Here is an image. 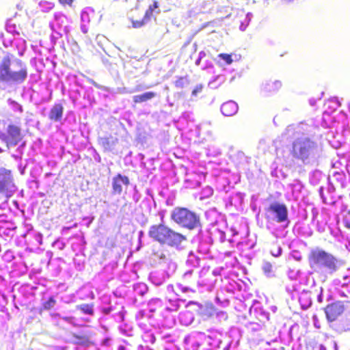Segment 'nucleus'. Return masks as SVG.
Returning <instances> with one entry per match:
<instances>
[{"label": "nucleus", "instance_id": "2", "mask_svg": "<svg viewBox=\"0 0 350 350\" xmlns=\"http://www.w3.org/2000/svg\"><path fill=\"white\" fill-rule=\"evenodd\" d=\"M291 153L293 158L308 165L317 161L320 157L321 149L316 142L308 137L302 136L294 141Z\"/></svg>", "mask_w": 350, "mask_h": 350}, {"label": "nucleus", "instance_id": "1", "mask_svg": "<svg viewBox=\"0 0 350 350\" xmlns=\"http://www.w3.org/2000/svg\"><path fill=\"white\" fill-rule=\"evenodd\" d=\"M27 67L21 59L8 53L0 62V86L5 89L8 86L23 83L27 78Z\"/></svg>", "mask_w": 350, "mask_h": 350}, {"label": "nucleus", "instance_id": "10", "mask_svg": "<svg viewBox=\"0 0 350 350\" xmlns=\"http://www.w3.org/2000/svg\"><path fill=\"white\" fill-rule=\"evenodd\" d=\"M129 185V179L127 176L117 175L113 178L112 186L114 194L120 195L124 189Z\"/></svg>", "mask_w": 350, "mask_h": 350}, {"label": "nucleus", "instance_id": "35", "mask_svg": "<svg viewBox=\"0 0 350 350\" xmlns=\"http://www.w3.org/2000/svg\"><path fill=\"white\" fill-rule=\"evenodd\" d=\"M205 56H206V53H205V52H204V51H200V52L199 53V54H198V57H199L200 59H202V58H204Z\"/></svg>", "mask_w": 350, "mask_h": 350}, {"label": "nucleus", "instance_id": "49", "mask_svg": "<svg viewBox=\"0 0 350 350\" xmlns=\"http://www.w3.org/2000/svg\"><path fill=\"white\" fill-rule=\"evenodd\" d=\"M220 78H221V77H220V76H217V79H220Z\"/></svg>", "mask_w": 350, "mask_h": 350}, {"label": "nucleus", "instance_id": "21", "mask_svg": "<svg viewBox=\"0 0 350 350\" xmlns=\"http://www.w3.org/2000/svg\"><path fill=\"white\" fill-rule=\"evenodd\" d=\"M174 85L177 88H183L189 85V80L186 77H179L175 81Z\"/></svg>", "mask_w": 350, "mask_h": 350}, {"label": "nucleus", "instance_id": "47", "mask_svg": "<svg viewBox=\"0 0 350 350\" xmlns=\"http://www.w3.org/2000/svg\"><path fill=\"white\" fill-rule=\"evenodd\" d=\"M313 319H314V321H316V319H317V317H316V316H314V317H313Z\"/></svg>", "mask_w": 350, "mask_h": 350}, {"label": "nucleus", "instance_id": "50", "mask_svg": "<svg viewBox=\"0 0 350 350\" xmlns=\"http://www.w3.org/2000/svg\"><path fill=\"white\" fill-rule=\"evenodd\" d=\"M2 151H3V150H1V149L0 148V152H2Z\"/></svg>", "mask_w": 350, "mask_h": 350}, {"label": "nucleus", "instance_id": "24", "mask_svg": "<svg viewBox=\"0 0 350 350\" xmlns=\"http://www.w3.org/2000/svg\"><path fill=\"white\" fill-rule=\"evenodd\" d=\"M302 185L300 183H295L292 185V195L293 197H298L301 193Z\"/></svg>", "mask_w": 350, "mask_h": 350}, {"label": "nucleus", "instance_id": "39", "mask_svg": "<svg viewBox=\"0 0 350 350\" xmlns=\"http://www.w3.org/2000/svg\"><path fill=\"white\" fill-rule=\"evenodd\" d=\"M267 268H265V270L266 271H270V269H271V265L270 264H269V265H267Z\"/></svg>", "mask_w": 350, "mask_h": 350}, {"label": "nucleus", "instance_id": "17", "mask_svg": "<svg viewBox=\"0 0 350 350\" xmlns=\"http://www.w3.org/2000/svg\"><path fill=\"white\" fill-rule=\"evenodd\" d=\"M215 314H217L216 309L212 304L206 305L201 312L202 317L206 319L211 318Z\"/></svg>", "mask_w": 350, "mask_h": 350}, {"label": "nucleus", "instance_id": "34", "mask_svg": "<svg viewBox=\"0 0 350 350\" xmlns=\"http://www.w3.org/2000/svg\"><path fill=\"white\" fill-rule=\"evenodd\" d=\"M73 0H59V3L63 5H71Z\"/></svg>", "mask_w": 350, "mask_h": 350}, {"label": "nucleus", "instance_id": "41", "mask_svg": "<svg viewBox=\"0 0 350 350\" xmlns=\"http://www.w3.org/2000/svg\"><path fill=\"white\" fill-rule=\"evenodd\" d=\"M18 55H19L20 56H23V51H21V52H19V53H18Z\"/></svg>", "mask_w": 350, "mask_h": 350}, {"label": "nucleus", "instance_id": "18", "mask_svg": "<svg viewBox=\"0 0 350 350\" xmlns=\"http://www.w3.org/2000/svg\"><path fill=\"white\" fill-rule=\"evenodd\" d=\"M300 131V126L289 125L286 129L283 135H287V138L295 137V133H299Z\"/></svg>", "mask_w": 350, "mask_h": 350}, {"label": "nucleus", "instance_id": "42", "mask_svg": "<svg viewBox=\"0 0 350 350\" xmlns=\"http://www.w3.org/2000/svg\"><path fill=\"white\" fill-rule=\"evenodd\" d=\"M320 194H321V197H323V193H321L322 192V188H320Z\"/></svg>", "mask_w": 350, "mask_h": 350}, {"label": "nucleus", "instance_id": "13", "mask_svg": "<svg viewBox=\"0 0 350 350\" xmlns=\"http://www.w3.org/2000/svg\"><path fill=\"white\" fill-rule=\"evenodd\" d=\"M282 86L280 81H266L262 84V90L265 93H272L278 91Z\"/></svg>", "mask_w": 350, "mask_h": 350}, {"label": "nucleus", "instance_id": "33", "mask_svg": "<svg viewBox=\"0 0 350 350\" xmlns=\"http://www.w3.org/2000/svg\"><path fill=\"white\" fill-rule=\"evenodd\" d=\"M281 252H282V249H281V247H278L276 248L275 250L271 252V254L273 256L277 257V256H279L281 254Z\"/></svg>", "mask_w": 350, "mask_h": 350}, {"label": "nucleus", "instance_id": "46", "mask_svg": "<svg viewBox=\"0 0 350 350\" xmlns=\"http://www.w3.org/2000/svg\"><path fill=\"white\" fill-rule=\"evenodd\" d=\"M82 30H83V31L84 33H85V32H86L85 29H84L83 27H82Z\"/></svg>", "mask_w": 350, "mask_h": 350}, {"label": "nucleus", "instance_id": "15", "mask_svg": "<svg viewBox=\"0 0 350 350\" xmlns=\"http://www.w3.org/2000/svg\"><path fill=\"white\" fill-rule=\"evenodd\" d=\"M156 95V93L153 92H148L142 94L134 96L133 97V100L135 103H144L154 98Z\"/></svg>", "mask_w": 350, "mask_h": 350}, {"label": "nucleus", "instance_id": "7", "mask_svg": "<svg viewBox=\"0 0 350 350\" xmlns=\"http://www.w3.org/2000/svg\"><path fill=\"white\" fill-rule=\"evenodd\" d=\"M0 139L10 148L16 146L23 139L21 129L14 124H9L6 131L0 133Z\"/></svg>", "mask_w": 350, "mask_h": 350}, {"label": "nucleus", "instance_id": "48", "mask_svg": "<svg viewBox=\"0 0 350 350\" xmlns=\"http://www.w3.org/2000/svg\"><path fill=\"white\" fill-rule=\"evenodd\" d=\"M242 23H244V25L246 24V21H245V19L244 20V21H243Z\"/></svg>", "mask_w": 350, "mask_h": 350}, {"label": "nucleus", "instance_id": "12", "mask_svg": "<svg viewBox=\"0 0 350 350\" xmlns=\"http://www.w3.org/2000/svg\"><path fill=\"white\" fill-rule=\"evenodd\" d=\"M238 108V105L234 101L229 100L222 104L221 111L225 116H232L237 113Z\"/></svg>", "mask_w": 350, "mask_h": 350}, {"label": "nucleus", "instance_id": "44", "mask_svg": "<svg viewBox=\"0 0 350 350\" xmlns=\"http://www.w3.org/2000/svg\"><path fill=\"white\" fill-rule=\"evenodd\" d=\"M314 326H315L316 327H317V328H319V327H320V326H319V325H316V321L314 322Z\"/></svg>", "mask_w": 350, "mask_h": 350}, {"label": "nucleus", "instance_id": "45", "mask_svg": "<svg viewBox=\"0 0 350 350\" xmlns=\"http://www.w3.org/2000/svg\"><path fill=\"white\" fill-rule=\"evenodd\" d=\"M94 86H96V87H97V88H99V85H97L96 83H94Z\"/></svg>", "mask_w": 350, "mask_h": 350}, {"label": "nucleus", "instance_id": "6", "mask_svg": "<svg viewBox=\"0 0 350 350\" xmlns=\"http://www.w3.org/2000/svg\"><path fill=\"white\" fill-rule=\"evenodd\" d=\"M324 311L328 322L335 321L345 312L348 311L350 313V301H334L327 305ZM344 330H350V322L346 325Z\"/></svg>", "mask_w": 350, "mask_h": 350}, {"label": "nucleus", "instance_id": "20", "mask_svg": "<svg viewBox=\"0 0 350 350\" xmlns=\"http://www.w3.org/2000/svg\"><path fill=\"white\" fill-rule=\"evenodd\" d=\"M157 8H158V3L157 1H154L152 5H149L143 18L147 23L150 21L154 10Z\"/></svg>", "mask_w": 350, "mask_h": 350}, {"label": "nucleus", "instance_id": "43", "mask_svg": "<svg viewBox=\"0 0 350 350\" xmlns=\"http://www.w3.org/2000/svg\"><path fill=\"white\" fill-rule=\"evenodd\" d=\"M348 278H349V277H348V276H347V275H344V276H343L344 280H347V279H348Z\"/></svg>", "mask_w": 350, "mask_h": 350}, {"label": "nucleus", "instance_id": "40", "mask_svg": "<svg viewBox=\"0 0 350 350\" xmlns=\"http://www.w3.org/2000/svg\"><path fill=\"white\" fill-rule=\"evenodd\" d=\"M201 60H202L201 59H200L199 57H198V59L196 60V64L197 66H199V65H200V64Z\"/></svg>", "mask_w": 350, "mask_h": 350}, {"label": "nucleus", "instance_id": "28", "mask_svg": "<svg viewBox=\"0 0 350 350\" xmlns=\"http://www.w3.org/2000/svg\"><path fill=\"white\" fill-rule=\"evenodd\" d=\"M219 57L221 59L224 60L226 62L227 64H230L232 62V57L228 54L221 53V54L219 55Z\"/></svg>", "mask_w": 350, "mask_h": 350}, {"label": "nucleus", "instance_id": "29", "mask_svg": "<svg viewBox=\"0 0 350 350\" xmlns=\"http://www.w3.org/2000/svg\"><path fill=\"white\" fill-rule=\"evenodd\" d=\"M146 23L147 22L144 18L141 21H133V27L134 28H139Z\"/></svg>", "mask_w": 350, "mask_h": 350}, {"label": "nucleus", "instance_id": "23", "mask_svg": "<svg viewBox=\"0 0 350 350\" xmlns=\"http://www.w3.org/2000/svg\"><path fill=\"white\" fill-rule=\"evenodd\" d=\"M56 304V300L53 297H50L49 299L42 304V309L44 310H51Z\"/></svg>", "mask_w": 350, "mask_h": 350}, {"label": "nucleus", "instance_id": "30", "mask_svg": "<svg viewBox=\"0 0 350 350\" xmlns=\"http://www.w3.org/2000/svg\"><path fill=\"white\" fill-rule=\"evenodd\" d=\"M203 85L202 84L197 85L191 92V95L196 96L198 94L200 93L202 90Z\"/></svg>", "mask_w": 350, "mask_h": 350}, {"label": "nucleus", "instance_id": "36", "mask_svg": "<svg viewBox=\"0 0 350 350\" xmlns=\"http://www.w3.org/2000/svg\"><path fill=\"white\" fill-rule=\"evenodd\" d=\"M309 103L311 106H314L316 104V100L314 98H311L309 100Z\"/></svg>", "mask_w": 350, "mask_h": 350}, {"label": "nucleus", "instance_id": "22", "mask_svg": "<svg viewBox=\"0 0 350 350\" xmlns=\"http://www.w3.org/2000/svg\"><path fill=\"white\" fill-rule=\"evenodd\" d=\"M78 309L80 310L83 314L92 315L94 314V309L92 304H81L79 306Z\"/></svg>", "mask_w": 350, "mask_h": 350}, {"label": "nucleus", "instance_id": "38", "mask_svg": "<svg viewBox=\"0 0 350 350\" xmlns=\"http://www.w3.org/2000/svg\"><path fill=\"white\" fill-rule=\"evenodd\" d=\"M111 310V309L110 308H105L103 310V312L105 313V314H109L110 312V311Z\"/></svg>", "mask_w": 350, "mask_h": 350}, {"label": "nucleus", "instance_id": "37", "mask_svg": "<svg viewBox=\"0 0 350 350\" xmlns=\"http://www.w3.org/2000/svg\"><path fill=\"white\" fill-rule=\"evenodd\" d=\"M208 85L211 88H216V85H215V81H214L209 82Z\"/></svg>", "mask_w": 350, "mask_h": 350}, {"label": "nucleus", "instance_id": "26", "mask_svg": "<svg viewBox=\"0 0 350 350\" xmlns=\"http://www.w3.org/2000/svg\"><path fill=\"white\" fill-rule=\"evenodd\" d=\"M142 90L141 85H137L135 89H129L127 88H120L118 89V92L120 94H133L141 91Z\"/></svg>", "mask_w": 350, "mask_h": 350}, {"label": "nucleus", "instance_id": "31", "mask_svg": "<svg viewBox=\"0 0 350 350\" xmlns=\"http://www.w3.org/2000/svg\"><path fill=\"white\" fill-rule=\"evenodd\" d=\"M347 214L350 215V210L347 211ZM345 226L347 228L350 229V218L345 215L343 219Z\"/></svg>", "mask_w": 350, "mask_h": 350}, {"label": "nucleus", "instance_id": "19", "mask_svg": "<svg viewBox=\"0 0 350 350\" xmlns=\"http://www.w3.org/2000/svg\"><path fill=\"white\" fill-rule=\"evenodd\" d=\"M117 139L112 137H103L101 139V143L106 149H110L117 142Z\"/></svg>", "mask_w": 350, "mask_h": 350}, {"label": "nucleus", "instance_id": "4", "mask_svg": "<svg viewBox=\"0 0 350 350\" xmlns=\"http://www.w3.org/2000/svg\"><path fill=\"white\" fill-rule=\"evenodd\" d=\"M148 234L159 243L170 246H178L185 239L183 234L173 231L163 224L152 226Z\"/></svg>", "mask_w": 350, "mask_h": 350}, {"label": "nucleus", "instance_id": "5", "mask_svg": "<svg viewBox=\"0 0 350 350\" xmlns=\"http://www.w3.org/2000/svg\"><path fill=\"white\" fill-rule=\"evenodd\" d=\"M172 219L183 228L193 229L199 224L197 215L185 208L176 207L172 213Z\"/></svg>", "mask_w": 350, "mask_h": 350}, {"label": "nucleus", "instance_id": "25", "mask_svg": "<svg viewBox=\"0 0 350 350\" xmlns=\"http://www.w3.org/2000/svg\"><path fill=\"white\" fill-rule=\"evenodd\" d=\"M9 105L11 107L13 111H18L19 113L23 112V107L16 101L13 100L12 99H8V100Z\"/></svg>", "mask_w": 350, "mask_h": 350}, {"label": "nucleus", "instance_id": "9", "mask_svg": "<svg viewBox=\"0 0 350 350\" xmlns=\"http://www.w3.org/2000/svg\"><path fill=\"white\" fill-rule=\"evenodd\" d=\"M267 211L274 215L278 223H282L288 219V209L284 204L273 202L267 208Z\"/></svg>", "mask_w": 350, "mask_h": 350}, {"label": "nucleus", "instance_id": "32", "mask_svg": "<svg viewBox=\"0 0 350 350\" xmlns=\"http://www.w3.org/2000/svg\"><path fill=\"white\" fill-rule=\"evenodd\" d=\"M81 18L82 21H83V22L90 21L89 16H88V13L85 10H82V12L81 13Z\"/></svg>", "mask_w": 350, "mask_h": 350}, {"label": "nucleus", "instance_id": "8", "mask_svg": "<svg viewBox=\"0 0 350 350\" xmlns=\"http://www.w3.org/2000/svg\"><path fill=\"white\" fill-rule=\"evenodd\" d=\"M16 192V187L13 183L11 172L5 168L0 169V196L12 197Z\"/></svg>", "mask_w": 350, "mask_h": 350}, {"label": "nucleus", "instance_id": "27", "mask_svg": "<svg viewBox=\"0 0 350 350\" xmlns=\"http://www.w3.org/2000/svg\"><path fill=\"white\" fill-rule=\"evenodd\" d=\"M253 15L252 13L250 12H248L246 16H245V21H246V24L244 25V23H241L240 26H239V29L242 31H245L247 28V27L248 26L250 22L252 20V18Z\"/></svg>", "mask_w": 350, "mask_h": 350}, {"label": "nucleus", "instance_id": "11", "mask_svg": "<svg viewBox=\"0 0 350 350\" xmlns=\"http://www.w3.org/2000/svg\"><path fill=\"white\" fill-rule=\"evenodd\" d=\"M73 342L77 345L89 346L91 344L90 335L84 332H75L72 334Z\"/></svg>", "mask_w": 350, "mask_h": 350}, {"label": "nucleus", "instance_id": "14", "mask_svg": "<svg viewBox=\"0 0 350 350\" xmlns=\"http://www.w3.org/2000/svg\"><path fill=\"white\" fill-rule=\"evenodd\" d=\"M63 113V107L60 104L55 105L49 113V118L52 120L58 121L61 119Z\"/></svg>", "mask_w": 350, "mask_h": 350}, {"label": "nucleus", "instance_id": "16", "mask_svg": "<svg viewBox=\"0 0 350 350\" xmlns=\"http://www.w3.org/2000/svg\"><path fill=\"white\" fill-rule=\"evenodd\" d=\"M195 282L194 280H192V272H186L183 278H182V284L180 285L183 286L182 288L183 292H187L188 291V284H193Z\"/></svg>", "mask_w": 350, "mask_h": 350}, {"label": "nucleus", "instance_id": "3", "mask_svg": "<svg viewBox=\"0 0 350 350\" xmlns=\"http://www.w3.org/2000/svg\"><path fill=\"white\" fill-rule=\"evenodd\" d=\"M307 260L309 267L314 273H323L327 271L332 273L338 268L337 258L320 247L312 249L308 254Z\"/></svg>", "mask_w": 350, "mask_h": 350}]
</instances>
